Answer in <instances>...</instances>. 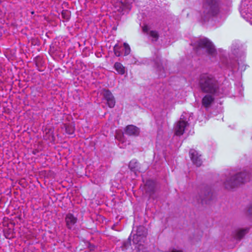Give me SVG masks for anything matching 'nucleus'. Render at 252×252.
<instances>
[{"label":"nucleus","instance_id":"ddd939ff","mask_svg":"<svg viewBox=\"0 0 252 252\" xmlns=\"http://www.w3.org/2000/svg\"><path fill=\"white\" fill-rule=\"evenodd\" d=\"M214 97L210 94L205 95L202 99V104L203 106L207 108L209 107L211 105L214 101Z\"/></svg>","mask_w":252,"mask_h":252},{"label":"nucleus","instance_id":"a211bd4d","mask_svg":"<svg viewBox=\"0 0 252 252\" xmlns=\"http://www.w3.org/2000/svg\"><path fill=\"white\" fill-rule=\"evenodd\" d=\"M248 232H249L248 228L239 229L237 231L235 237L236 239L240 240Z\"/></svg>","mask_w":252,"mask_h":252},{"label":"nucleus","instance_id":"393cba45","mask_svg":"<svg viewBox=\"0 0 252 252\" xmlns=\"http://www.w3.org/2000/svg\"><path fill=\"white\" fill-rule=\"evenodd\" d=\"M149 30V28L146 25V26H144L143 27V31L144 32H147Z\"/></svg>","mask_w":252,"mask_h":252},{"label":"nucleus","instance_id":"39448f33","mask_svg":"<svg viewBox=\"0 0 252 252\" xmlns=\"http://www.w3.org/2000/svg\"><path fill=\"white\" fill-rule=\"evenodd\" d=\"M102 94L108 106L110 108H113L115 105V99L111 92L108 90L104 89Z\"/></svg>","mask_w":252,"mask_h":252},{"label":"nucleus","instance_id":"5701e85b","mask_svg":"<svg viewBox=\"0 0 252 252\" xmlns=\"http://www.w3.org/2000/svg\"><path fill=\"white\" fill-rule=\"evenodd\" d=\"M116 138L120 141L123 142V134H117L115 136Z\"/></svg>","mask_w":252,"mask_h":252},{"label":"nucleus","instance_id":"bb28decb","mask_svg":"<svg viewBox=\"0 0 252 252\" xmlns=\"http://www.w3.org/2000/svg\"><path fill=\"white\" fill-rule=\"evenodd\" d=\"M251 24H252V21H251Z\"/></svg>","mask_w":252,"mask_h":252},{"label":"nucleus","instance_id":"20e7f679","mask_svg":"<svg viewBox=\"0 0 252 252\" xmlns=\"http://www.w3.org/2000/svg\"><path fill=\"white\" fill-rule=\"evenodd\" d=\"M195 50L198 52L201 49L206 50L207 53L211 56H215L217 54L215 46L211 41L207 38L199 39L195 43Z\"/></svg>","mask_w":252,"mask_h":252},{"label":"nucleus","instance_id":"f8f14e48","mask_svg":"<svg viewBox=\"0 0 252 252\" xmlns=\"http://www.w3.org/2000/svg\"><path fill=\"white\" fill-rule=\"evenodd\" d=\"M155 67L157 68L159 72V75L161 77H164L165 75L163 74L164 73V69L162 66V64L161 62L160 58L157 57L154 60Z\"/></svg>","mask_w":252,"mask_h":252},{"label":"nucleus","instance_id":"6e6552de","mask_svg":"<svg viewBox=\"0 0 252 252\" xmlns=\"http://www.w3.org/2000/svg\"><path fill=\"white\" fill-rule=\"evenodd\" d=\"M212 193L209 188H206L202 190L199 194V200L201 202L203 203H207L208 201L211 199Z\"/></svg>","mask_w":252,"mask_h":252},{"label":"nucleus","instance_id":"f03ea898","mask_svg":"<svg viewBox=\"0 0 252 252\" xmlns=\"http://www.w3.org/2000/svg\"><path fill=\"white\" fill-rule=\"evenodd\" d=\"M249 174L246 171L235 174H232L224 182V186L228 189H232L249 181Z\"/></svg>","mask_w":252,"mask_h":252},{"label":"nucleus","instance_id":"4468645a","mask_svg":"<svg viewBox=\"0 0 252 252\" xmlns=\"http://www.w3.org/2000/svg\"><path fill=\"white\" fill-rule=\"evenodd\" d=\"M63 128H64L65 132L69 135H72L74 132V126L73 123H65L63 124Z\"/></svg>","mask_w":252,"mask_h":252},{"label":"nucleus","instance_id":"a878e982","mask_svg":"<svg viewBox=\"0 0 252 252\" xmlns=\"http://www.w3.org/2000/svg\"><path fill=\"white\" fill-rule=\"evenodd\" d=\"M171 252H183L182 251L180 250H173Z\"/></svg>","mask_w":252,"mask_h":252},{"label":"nucleus","instance_id":"6ab92c4d","mask_svg":"<svg viewBox=\"0 0 252 252\" xmlns=\"http://www.w3.org/2000/svg\"><path fill=\"white\" fill-rule=\"evenodd\" d=\"M149 35L153 38V41H157L159 37V34L156 31H151L149 32Z\"/></svg>","mask_w":252,"mask_h":252},{"label":"nucleus","instance_id":"f3484780","mask_svg":"<svg viewBox=\"0 0 252 252\" xmlns=\"http://www.w3.org/2000/svg\"><path fill=\"white\" fill-rule=\"evenodd\" d=\"M114 68L120 74L123 75L125 73V68L120 63L116 62L114 64Z\"/></svg>","mask_w":252,"mask_h":252},{"label":"nucleus","instance_id":"7ed1b4c3","mask_svg":"<svg viewBox=\"0 0 252 252\" xmlns=\"http://www.w3.org/2000/svg\"><path fill=\"white\" fill-rule=\"evenodd\" d=\"M202 7L206 18L217 16L220 12V2L219 0H204Z\"/></svg>","mask_w":252,"mask_h":252},{"label":"nucleus","instance_id":"423d86ee","mask_svg":"<svg viewBox=\"0 0 252 252\" xmlns=\"http://www.w3.org/2000/svg\"><path fill=\"white\" fill-rule=\"evenodd\" d=\"M189 157L193 164L197 167H199L202 165V161L201 158V155H199L197 151L194 149H191L189 151Z\"/></svg>","mask_w":252,"mask_h":252},{"label":"nucleus","instance_id":"2eb2a0df","mask_svg":"<svg viewBox=\"0 0 252 252\" xmlns=\"http://www.w3.org/2000/svg\"><path fill=\"white\" fill-rule=\"evenodd\" d=\"M128 167L130 170L133 172L135 174L137 172H139V164L135 160H131L129 162Z\"/></svg>","mask_w":252,"mask_h":252},{"label":"nucleus","instance_id":"412c9836","mask_svg":"<svg viewBox=\"0 0 252 252\" xmlns=\"http://www.w3.org/2000/svg\"><path fill=\"white\" fill-rule=\"evenodd\" d=\"M62 15L63 19L68 20L70 17V12L67 10H63L62 12Z\"/></svg>","mask_w":252,"mask_h":252},{"label":"nucleus","instance_id":"aec40b11","mask_svg":"<svg viewBox=\"0 0 252 252\" xmlns=\"http://www.w3.org/2000/svg\"><path fill=\"white\" fill-rule=\"evenodd\" d=\"M120 49L121 47H120L118 44H116L114 47V52L117 57H120L121 55Z\"/></svg>","mask_w":252,"mask_h":252},{"label":"nucleus","instance_id":"dca6fc26","mask_svg":"<svg viewBox=\"0 0 252 252\" xmlns=\"http://www.w3.org/2000/svg\"><path fill=\"white\" fill-rule=\"evenodd\" d=\"M147 234V229L143 226H139L137 228L136 236L137 237H146Z\"/></svg>","mask_w":252,"mask_h":252},{"label":"nucleus","instance_id":"0eeeda50","mask_svg":"<svg viewBox=\"0 0 252 252\" xmlns=\"http://www.w3.org/2000/svg\"><path fill=\"white\" fill-rule=\"evenodd\" d=\"M184 116H181L180 120L177 123L175 127V134L181 136L183 134L186 127L189 125L188 122L184 120Z\"/></svg>","mask_w":252,"mask_h":252},{"label":"nucleus","instance_id":"9d476101","mask_svg":"<svg viewBox=\"0 0 252 252\" xmlns=\"http://www.w3.org/2000/svg\"><path fill=\"white\" fill-rule=\"evenodd\" d=\"M125 131L126 134L133 136H137L140 133L139 128L133 125H128L126 126Z\"/></svg>","mask_w":252,"mask_h":252},{"label":"nucleus","instance_id":"b1692460","mask_svg":"<svg viewBox=\"0 0 252 252\" xmlns=\"http://www.w3.org/2000/svg\"><path fill=\"white\" fill-rule=\"evenodd\" d=\"M248 213L249 215L252 217V204L249 206L248 209Z\"/></svg>","mask_w":252,"mask_h":252},{"label":"nucleus","instance_id":"f257e3e1","mask_svg":"<svg viewBox=\"0 0 252 252\" xmlns=\"http://www.w3.org/2000/svg\"><path fill=\"white\" fill-rule=\"evenodd\" d=\"M198 85L203 93L211 94H216L220 88L219 81L213 75L209 73H202L200 75Z\"/></svg>","mask_w":252,"mask_h":252},{"label":"nucleus","instance_id":"1a4fd4ad","mask_svg":"<svg viewBox=\"0 0 252 252\" xmlns=\"http://www.w3.org/2000/svg\"><path fill=\"white\" fill-rule=\"evenodd\" d=\"M77 218L71 213H68L65 217L66 226L68 229H72L77 221Z\"/></svg>","mask_w":252,"mask_h":252},{"label":"nucleus","instance_id":"4be33fe9","mask_svg":"<svg viewBox=\"0 0 252 252\" xmlns=\"http://www.w3.org/2000/svg\"><path fill=\"white\" fill-rule=\"evenodd\" d=\"M124 47L125 48V55L126 56L130 53V48L129 46L126 43H124Z\"/></svg>","mask_w":252,"mask_h":252},{"label":"nucleus","instance_id":"9b49d317","mask_svg":"<svg viewBox=\"0 0 252 252\" xmlns=\"http://www.w3.org/2000/svg\"><path fill=\"white\" fill-rule=\"evenodd\" d=\"M156 186L155 183L152 180H148L145 185V190L150 197L154 194L155 192Z\"/></svg>","mask_w":252,"mask_h":252}]
</instances>
